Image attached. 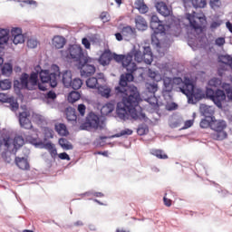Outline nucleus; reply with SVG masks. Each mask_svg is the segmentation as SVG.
I'll use <instances>...</instances> for the list:
<instances>
[{
	"label": "nucleus",
	"instance_id": "37998d69",
	"mask_svg": "<svg viewBox=\"0 0 232 232\" xmlns=\"http://www.w3.org/2000/svg\"><path fill=\"white\" fill-rule=\"evenodd\" d=\"M149 131H150V129L148 128V125H140L137 130V133L140 137H142V135L148 134Z\"/></svg>",
	"mask_w": 232,
	"mask_h": 232
},
{
	"label": "nucleus",
	"instance_id": "a19ab883",
	"mask_svg": "<svg viewBox=\"0 0 232 232\" xmlns=\"http://www.w3.org/2000/svg\"><path fill=\"white\" fill-rule=\"evenodd\" d=\"M132 134H133V130H131L130 129H125V130H122L120 132L112 135L111 138L115 139V138H119V137H124V135H132Z\"/></svg>",
	"mask_w": 232,
	"mask_h": 232
},
{
	"label": "nucleus",
	"instance_id": "f03ea898",
	"mask_svg": "<svg viewBox=\"0 0 232 232\" xmlns=\"http://www.w3.org/2000/svg\"><path fill=\"white\" fill-rule=\"evenodd\" d=\"M44 84H50L51 88H56L57 74L50 73V70H43L40 65H36L30 74L23 72L20 81H14V90H28L29 92L35 90L36 87L40 92H46V86Z\"/></svg>",
	"mask_w": 232,
	"mask_h": 232
},
{
	"label": "nucleus",
	"instance_id": "a18cd8bd",
	"mask_svg": "<svg viewBox=\"0 0 232 232\" xmlns=\"http://www.w3.org/2000/svg\"><path fill=\"white\" fill-rule=\"evenodd\" d=\"M37 44H39V41H37L35 38H30L27 40L28 48H37Z\"/></svg>",
	"mask_w": 232,
	"mask_h": 232
},
{
	"label": "nucleus",
	"instance_id": "13d9d810",
	"mask_svg": "<svg viewBox=\"0 0 232 232\" xmlns=\"http://www.w3.org/2000/svg\"><path fill=\"white\" fill-rule=\"evenodd\" d=\"M106 139H108L107 136H101L100 139H97L95 143L97 146H104V141Z\"/></svg>",
	"mask_w": 232,
	"mask_h": 232
},
{
	"label": "nucleus",
	"instance_id": "c756f323",
	"mask_svg": "<svg viewBox=\"0 0 232 232\" xmlns=\"http://www.w3.org/2000/svg\"><path fill=\"white\" fill-rule=\"evenodd\" d=\"M79 99H81V93L77 91L71 92L67 97V101L72 104H73V102H77Z\"/></svg>",
	"mask_w": 232,
	"mask_h": 232
},
{
	"label": "nucleus",
	"instance_id": "4c0bfd02",
	"mask_svg": "<svg viewBox=\"0 0 232 232\" xmlns=\"http://www.w3.org/2000/svg\"><path fill=\"white\" fill-rule=\"evenodd\" d=\"M34 146H35V148H39L40 150H47L52 148V141L47 143H44V141H36L34 142Z\"/></svg>",
	"mask_w": 232,
	"mask_h": 232
},
{
	"label": "nucleus",
	"instance_id": "ddd939ff",
	"mask_svg": "<svg viewBox=\"0 0 232 232\" xmlns=\"http://www.w3.org/2000/svg\"><path fill=\"white\" fill-rule=\"evenodd\" d=\"M104 73L100 72L98 73V78L96 77H91L86 80V86L87 88H91V90H98V88L101 86V82H104Z\"/></svg>",
	"mask_w": 232,
	"mask_h": 232
},
{
	"label": "nucleus",
	"instance_id": "5fc2aeb1",
	"mask_svg": "<svg viewBox=\"0 0 232 232\" xmlns=\"http://www.w3.org/2000/svg\"><path fill=\"white\" fill-rule=\"evenodd\" d=\"M217 46H224L226 44V38L225 37H218L215 41Z\"/></svg>",
	"mask_w": 232,
	"mask_h": 232
},
{
	"label": "nucleus",
	"instance_id": "4d7b16f0",
	"mask_svg": "<svg viewBox=\"0 0 232 232\" xmlns=\"http://www.w3.org/2000/svg\"><path fill=\"white\" fill-rule=\"evenodd\" d=\"M83 197L88 195H93L94 197H104V194H102V192H92V191H89V192H85L83 194H82Z\"/></svg>",
	"mask_w": 232,
	"mask_h": 232
},
{
	"label": "nucleus",
	"instance_id": "052dcab7",
	"mask_svg": "<svg viewBox=\"0 0 232 232\" xmlns=\"http://www.w3.org/2000/svg\"><path fill=\"white\" fill-rule=\"evenodd\" d=\"M196 6L193 0H183V6L185 8H190V6Z\"/></svg>",
	"mask_w": 232,
	"mask_h": 232
},
{
	"label": "nucleus",
	"instance_id": "473e14b6",
	"mask_svg": "<svg viewBox=\"0 0 232 232\" xmlns=\"http://www.w3.org/2000/svg\"><path fill=\"white\" fill-rule=\"evenodd\" d=\"M150 153L151 155H154V157H157V159H161V160L168 159V155L164 153V150H151Z\"/></svg>",
	"mask_w": 232,
	"mask_h": 232
},
{
	"label": "nucleus",
	"instance_id": "603ef678",
	"mask_svg": "<svg viewBox=\"0 0 232 232\" xmlns=\"http://www.w3.org/2000/svg\"><path fill=\"white\" fill-rule=\"evenodd\" d=\"M23 34V31L21 30V28L19 27H14L12 30H11V34H12V37H15V35H19Z\"/></svg>",
	"mask_w": 232,
	"mask_h": 232
},
{
	"label": "nucleus",
	"instance_id": "58836bf2",
	"mask_svg": "<svg viewBox=\"0 0 232 232\" xmlns=\"http://www.w3.org/2000/svg\"><path fill=\"white\" fill-rule=\"evenodd\" d=\"M163 33H155L151 34V44L153 46H157V48H160V40H159V34Z\"/></svg>",
	"mask_w": 232,
	"mask_h": 232
},
{
	"label": "nucleus",
	"instance_id": "2eb2a0df",
	"mask_svg": "<svg viewBox=\"0 0 232 232\" xmlns=\"http://www.w3.org/2000/svg\"><path fill=\"white\" fill-rule=\"evenodd\" d=\"M121 34L125 41H131V39H135V37H137V32L135 28L130 25L122 27Z\"/></svg>",
	"mask_w": 232,
	"mask_h": 232
},
{
	"label": "nucleus",
	"instance_id": "de8ad7c7",
	"mask_svg": "<svg viewBox=\"0 0 232 232\" xmlns=\"http://www.w3.org/2000/svg\"><path fill=\"white\" fill-rule=\"evenodd\" d=\"M224 88L226 92V97H227V99L232 101V86L229 84H227L226 86H224Z\"/></svg>",
	"mask_w": 232,
	"mask_h": 232
},
{
	"label": "nucleus",
	"instance_id": "a211bd4d",
	"mask_svg": "<svg viewBox=\"0 0 232 232\" xmlns=\"http://www.w3.org/2000/svg\"><path fill=\"white\" fill-rule=\"evenodd\" d=\"M135 24L137 30L140 32H144V30H148V22H146V19L144 17L139 15L135 18Z\"/></svg>",
	"mask_w": 232,
	"mask_h": 232
},
{
	"label": "nucleus",
	"instance_id": "cd10ccee",
	"mask_svg": "<svg viewBox=\"0 0 232 232\" xmlns=\"http://www.w3.org/2000/svg\"><path fill=\"white\" fill-rule=\"evenodd\" d=\"M198 20L201 23V24H198V22L195 20L190 21V25L194 30H202V24H206V23H208V21L206 20V16L199 17Z\"/></svg>",
	"mask_w": 232,
	"mask_h": 232
},
{
	"label": "nucleus",
	"instance_id": "c9c22d12",
	"mask_svg": "<svg viewBox=\"0 0 232 232\" xmlns=\"http://www.w3.org/2000/svg\"><path fill=\"white\" fill-rule=\"evenodd\" d=\"M159 85L157 83H147L146 91L150 93V95H155V92H158Z\"/></svg>",
	"mask_w": 232,
	"mask_h": 232
},
{
	"label": "nucleus",
	"instance_id": "0eeeda50",
	"mask_svg": "<svg viewBox=\"0 0 232 232\" xmlns=\"http://www.w3.org/2000/svg\"><path fill=\"white\" fill-rule=\"evenodd\" d=\"M227 128V123L224 120H215L212 119L211 130L215 132L212 134V139L215 140H224V139H227V132L224 130Z\"/></svg>",
	"mask_w": 232,
	"mask_h": 232
},
{
	"label": "nucleus",
	"instance_id": "8fccbe9b",
	"mask_svg": "<svg viewBox=\"0 0 232 232\" xmlns=\"http://www.w3.org/2000/svg\"><path fill=\"white\" fill-rule=\"evenodd\" d=\"M210 6L212 8H220L222 2H220V0H210Z\"/></svg>",
	"mask_w": 232,
	"mask_h": 232
},
{
	"label": "nucleus",
	"instance_id": "e2e57ef3",
	"mask_svg": "<svg viewBox=\"0 0 232 232\" xmlns=\"http://www.w3.org/2000/svg\"><path fill=\"white\" fill-rule=\"evenodd\" d=\"M177 108H179V105L177 103H175V102H171L170 104H169L167 106V110L169 111H173L174 110H177Z\"/></svg>",
	"mask_w": 232,
	"mask_h": 232
},
{
	"label": "nucleus",
	"instance_id": "f8f14e48",
	"mask_svg": "<svg viewBox=\"0 0 232 232\" xmlns=\"http://www.w3.org/2000/svg\"><path fill=\"white\" fill-rule=\"evenodd\" d=\"M150 26L154 34H164V32H166V28L164 27V22L160 21L157 14H153L150 17Z\"/></svg>",
	"mask_w": 232,
	"mask_h": 232
},
{
	"label": "nucleus",
	"instance_id": "412c9836",
	"mask_svg": "<svg viewBox=\"0 0 232 232\" xmlns=\"http://www.w3.org/2000/svg\"><path fill=\"white\" fill-rule=\"evenodd\" d=\"M135 9L140 12V14H148L150 7L144 3V0H136L134 3Z\"/></svg>",
	"mask_w": 232,
	"mask_h": 232
},
{
	"label": "nucleus",
	"instance_id": "39448f33",
	"mask_svg": "<svg viewBox=\"0 0 232 232\" xmlns=\"http://www.w3.org/2000/svg\"><path fill=\"white\" fill-rule=\"evenodd\" d=\"M179 92L186 95L188 104H197L198 101L204 99V92H202L201 89H197L193 80L189 79V77L184 78V83L183 86L179 87Z\"/></svg>",
	"mask_w": 232,
	"mask_h": 232
},
{
	"label": "nucleus",
	"instance_id": "bb28decb",
	"mask_svg": "<svg viewBox=\"0 0 232 232\" xmlns=\"http://www.w3.org/2000/svg\"><path fill=\"white\" fill-rule=\"evenodd\" d=\"M2 75H12V72H14V66L10 63H4L1 67Z\"/></svg>",
	"mask_w": 232,
	"mask_h": 232
},
{
	"label": "nucleus",
	"instance_id": "774afa93",
	"mask_svg": "<svg viewBox=\"0 0 232 232\" xmlns=\"http://www.w3.org/2000/svg\"><path fill=\"white\" fill-rule=\"evenodd\" d=\"M163 201H164V204L167 206V208H169L171 206V199L164 197Z\"/></svg>",
	"mask_w": 232,
	"mask_h": 232
},
{
	"label": "nucleus",
	"instance_id": "72a5a7b5",
	"mask_svg": "<svg viewBox=\"0 0 232 232\" xmlns=\"http://www.w3.org/2000/svg\"><path fill=\"white\" fill-rule=\"evenodd\" d=\"M82 86V80L80 78H74L71 82L70 88H72V90H79Z\"/></svg>",
	"mask_w": 232,
	"mask_h": 232
},
{
	"label": "nucleus",
	"instance_id": "864d4df0",
	"mask_svg": "<svg viewBox=\"0 0 232 232\" xmlns=\"http://www.w3.org/2000/svg\"><path fill=\"white\" fill-rule=\"evenodd\" d=\"M10 97H8V94L6 93H0V102H5L7 104V102L10 101Z\"/></svg>",
	"mask_w": 232,
	"mask_h": 232
},
{
	"label": "nucleus",
	"instance_id": "7ed1b4c3",
	"mask_svg": "<svg viewBox=\"0 0 232 232\" xmlns=\"http://www.w3.org/2000/svg\"><path fill=\"white\" fill-rule=\"evenodd\" d=\"M71 59L78 63L82 77H90L95 73V59L84 55L82 47L78 44L71 45L68 49Z\"/></svg>",
	"mask_w": 232,
	"mask_h": 232
},
{
	"label": "nucleus",
	"instance_id": "423d86ee",
	"mask_svg": "<svg viewBox=\"0 0 232 232\" xmlns=\"http://www.w3.org/2000/svg\"><path fill=\"white\" fill-rule=\"evenodd\" d=\"M206 97L209 99V101H212L215 106L219 108V110H222L223 104L226 102L227 98L226 92H224V90H215L213 87L206 89Z\"/></svg>",
	"mask_w": 232,
	"mask_h": 232
},
{
	"label": "nucleus",
	"instance_id": "f704fd0d",
	"mask_svg": "<svg viewBox=\"0 0 232 232\" xmlns=\"http://www.w3.org/2000/svg\"><path fill=\"white\" fill-rule=\"evenodd\" d=\"M12 88V80L5 79L0 81V89L3 91L10 90Z\"/></svg>",
	"mask_w": 232,
	"mask_h": 232
},
{
	"label": "nucleus",
	"instance_id": "f257e3e1",
	"mask_svg": "<svg viewBox=\"0 0 232 232\" xmlns=\"http://www.w3.org/2000/svg\"><path fill=\"white\" fill-rule=\"evenodd\" d=\"M112 59L116 63H121L123 68H126L125 74H121L119 86L115 87V97H121V102H117L116 115L121 121H146V113L142 112V107L139 105L140 102V93L135 86H128V82H133V72L137 71V64L130 66L128 62V54L112 53Z\"/></svg>",
	"mask_w": 232,
	"mask_h": 232
},
{
	"label": "nucleus",
	"instance_id": "a878e982",
	"mask_svg": "<svg viewBox=\"0 0 232 232\" xmlns=\"http://www.w3.org/2000/svg\"><path fill=\"white\" fill-rule=\"evenodd\" d=\"M98 92L102 97H104L105 99H110L111 97V89L110 87H104L102 85H100L98 88Z\"/></svg>",
	"mask_w": 232,
	"mask_h": 232
},
{
	"label": "nucleus",
	"instance_id": "6ab92c4d",
	"mask_svg": "<svg viewBox=\"0 0 232 232\" xmlns=\"http://www.w3.org/2000/svg\"><path fill=\"white\" fill-rule=\"evenodd\" d=\"M65 115L67 121L70 122H76L77 121V111L75 108L72 107H67L65 109Z\"/></svg>",
	"mask_w": 232,
	"mask_h": 232
},
{
	"label": "nucleus",
	"instance_id": "4be33fe9",
	"mask_svg": "<svg viewBox=\"0 0 232 232\" xmlns=\"http://www.w3.org/2000/svg\"><path fill=\"white\" fill-rule=\"evenodd\" d=\"M66 44V39L63 36H54L53 38V46L56 48L57 50H61V48H64V45Z\"/></svg>",
	"mask_w": 232,
	"mask_h": 232
},
{
	"label": "nucleus",
	"instance_id": "aec40b11",
	"mask_svg": "<svg viewBox=\"0 0 232 232\" xmlns=\"http://www.w3.org/2000/svg\"><path fill=\"white\" fill-rule=\"evenodd\" d=\"M115 104H117V102L115 100H111V102H107L102 108V115H109V113H111L113 110H115Z\"/></svg>",
	"mask_w": 232,
	"mask_h": 232
},
{
	"label": "nucleus",
	"instance_id": "69168bd1",
	"mask_svg": "<svg viewBox=\"0 0 232 232\" xmlns=\"http://www.w3.org/2000/svg\"><path fill=\"white\" fill-rule=\"evenodd\" d=\"M62 148L63 150H73V145L70 144V142L67 140V142Z\"/></svg>",
	"mask_w": 232,
	"mask_h": 232
},
{
	"label": "nucleus",
	"instance_id": "6e6552de",
	"mask_svg": "<svg viewBox=\"0 0 232 232\" xmlns=\"http://www.w3.org/2000/svg\"><path fill=\"white\" fill-rule=\"evenodd\" d=\"M23 144H24V139H23V136H15L14 139L10 137H5L3 139L0 137V146L5 145V147L7 148V150L11 151L13 155L17 153V150H19Z\"/></svg>",
	"mask_w": 232,
	"mask_h": 232
},
{
	"label": "nucleus",
	"instance_id": "20e7f679",
	"mask_svg": "<svg viewBox=\"0 0 232 232\" xmlns=\"http://www.w3.org/2000/svg\"><path fill=\"white\" fill-rule=\"evenodd\" d=\"M127 59L130 68L135 64V63H133V59L136 63L151 64L153 63V52H151V47L150 46H133L130 52L127 53Z\"/></svg>",
	"mask_w": 232,
	"mask_h": 232
},
{
	"label": "nucleus",
	"instance_id": "5701e85b",
	"mask_svg": "<svg viewBox=\"0 0 232 232\" xmlns=\"http://www.w3.org/2000/svg\"><path fill=\"white\" fill-rule=\"evenodd\" d=\"M14 161L20 169H30V164L28 163V160H26V158L16 157Z\"/></svg>",
	"mask_w": 232,
	"mask_h": 232
},
{
	"label": "nucleus",
	"instance_id": "9d476101",
	"mask_svg": "<svg viewBox=\"0 0 232 232\" xmlns=\"http://www.w3.org/2000/svg\"><path fill=\"white\" fill-rule=\"evenodd\" d=\"M162 82V95L164 97H166V95H169V93L173 92V88H175V86H179V90H180L181 86H184V81H182V78L180 77H176L173 79L170 77H164Z\"/></svg>",
	"mask_w": 232,
	"mask_h": 232
},
{
	"label": "nucleus",
	"instance_id": "393cba45",
	"mask_svg": "<svg viewBox=\"0 0 232 232\" xmlns=\"http://www.w3.org/2000/svg\"><path fill=\"white\" fill-rule=\"evenodd\" d=\"M54 130L57 134L62 137H66V135H68V129H66V125L64 123L55 124Z\"/></svg>",
	"mask_w": 232,
	"mask_h": 232
},
{
	"label": "nucleus",
	"instance_id": "4468645a",
	"mask_svg": "<svg viewBox=\"0 0 232 232\" xmlns=\"http://www.w3.org/2000/svg\"><path fill=\"white\" fill-rule=\"evenodd\" d=\"M30 117V112L23 111L19 113V122L21 128H24V130L32 129V121L28 118Z\"/></svg>",
	"mask_w": 232,
	"mask_h": 232
},
{
	"label": "nucleus",
	"instance_id": "e433bc0d",
	"mask_svg": "<svg viewBox=\"0 0 232 232\" xmlns=\"http://www.w3.org/2000/svg\"><path fill=\"white\" fill-rule=\"evenodd\" d=\"M7 104H8L7 106L10 108L11 111H17L19 110V103L14 98H11L8 101Z\"/></svg>",
	"mask_w": 232,
	"mask_h": 232
},
{
	"label": "nucleus",
	"instance_id": "49530a36",
	"mask_svg": "<svg viewBox=\"0 0 232 232\" xmlns=\"http://www.w3.org/2000/svg\"><path fill=\"white\" fill-rule=\"evenodd\" d=\"M45 150L49 151L52 159H55V156L57 155V149L55 148V145H53V143L51 142V147Z\"/></svg>",
	"mask_w": 232,
	"mask_h": 232
},
{
	"label": "nucleus",
	"instance_id": "338daca9",
	"mask_svg": "<svg viewBox=\"0 0 232 232\" xmlns=\"http://www.w3.org/2000/svg\"><path fill=\"white\" fill-rule=\"evenodd\" d=\"M220 26V22H212L210 24L211 30H215Z\"/></svg>",
	"mask_w": 232,
	"mask_h": 232
},
{
	"label": "nucleus",
	"instance_id": "680f3d73",
	"mask_svg": "<svg viewBox=\"0 0 232 232\" xmlns=\"http://www.w3.org/2000/svg\"><path fill=\"white\" fill-rule=\"evenodd\" d=\"M195 121L193 120H188L185 121L184 126H183V130H188V128H191V126H193V123Z\"/></svg>",
	"mask_w": 232,
	"mask_h": 232
},
{
	"label": "nucleus",
	"instance_id": "c03bdc74",
	"mask_svg": "<svg viewBox=\"0 0 232 232\" xmlns=\"http://www.w3.org/2000/svg\"><path fill=\"white\" fill-rule=\"evenodd\" d=\"M13 43L14 44H23V43H24V35H23V33L15 34V36L13 37Z\"/></svg>",
	"mask_w": 232,
	"mask_h": 232
},
{
	"label": "nucleus",
	"instance_id": "7c9ffc66",
	"mask_svg": "<svg viewBox=\"0 0 232 232\" xmlns=\"http://www.w3.org/2000/svg\"><path fill=\"white\" fill-rule=\"evenodd\" d=\"M148 75L152 81H155L156 82L162 81V76L160 73L152 71L151 69H149Z\"/></svg>",
	"mask_w": 232,
	"mask_h": 232
},
{
	"label": "nucleus",
	"instance_id": "dca6fc26",
	"mask_svg": "<svg viewBox=\"0 0 232 232\" xmlns=\"http://www.w3.org/2000/svg\"><path fill=\"white\" fill-rule=\"evenodd\" d=\"M156 9L160 15H163V17H169L171 15V8L166 5L164 2H158L156 4Z\"/></svg>",
	"mask_w": 232,
	"mask_h": 232
},
{
	"label": "nucleus",
	"instance_id": "b1692460",
	"mask_svg": "<svg viewBox=\"0 0 232 232\" xmlns=\"http://www.w3.org/2000/svg\"><path fill=\"white\" fill-rule=\"evenodd\" d=\"M201 112L203 113V115L205 116L206 119H209V121L215 119L213 117V110H211V107L206 105V104H202L201 105Z\"/></svg>",
	"mask_w": 232,
	"mask_h": 232
},
{
	"label": "nucleus",
	"instance_id": "c85d7f7f",
	"mask_svg": "<svg viewBox=\"0 0 232 232\" xmlns=\"http://www.w3.org/2000/svg\"><path fill=\"white\" fill-rule=\"evenodd\" d=\"M144 101L150 103L151 108H159V99L155 97V94H150V96L144 98Z\"/></svg>",
	"mask_w": 232,
	"mask_h": 232
},
{
	"label": "nucleus",
	"instance_id": "6e6d98bb",
	"mask_svg": "<svg viewBox=\"0 0 232 232\" xmlns=\"http://www.w3.org/2000/svg\"><path fill=\"white\" fill-rule=\"evenodd\" d=\"M82 44H83L86 50H90V47L92 46V44L90 43V40H88V38H82Z\"/></svg>",
	"mask_w": 232,
	"mask_h": 232
},
{
	"label": "nucleus",
	"instance_id": "f3484780",
	"mask_svg": "<svg viewBox=\"0 0 232 232\" xmlns=\"http://www.w3.org/2000/svg\"><path fill=\"white\" fill-rule=\"evenodd\" d=\"M111 61H113V53L110 50L103 52L98 59V63H100L102 66H108Z\"/></svg>",
	"mask_w": 232,
	"mask_h": 232
},
{
	"label": "nucleus",
	"instance_id": "3c124183",
	"mask_svg": "<svg viewBox=\"0 0 232 232\" xmlns=\"http://www.w3.org/2000/svg\"><path fill=\"white\" fill-rule=\"evenodd\" d=\"M78 111L82 117H84V114L86 113V105L84 104H79L78 105Z\"/></svg>",
	"mask_w": 232,
	"mask_h": 232
},
{
	"label": "nucleus",
	"instance_id": "0e129e2a",
	"mask_svg": "<svg viewBox=\"0 0 232 232\" xmlns=\"http://www.w3.org/2000/svg\"><path fill=\"white\" fill-rule=\"evenodd\" d=\"M46 139H53V130L48 129L45 130Z\"/></svg>",
	"mask_w": 232,
	"mask_h": 232
},
{
	"label": "nucleus",
	"instance_id": "79ce46f5",
	"mask_svg": "<svg viewBox=\"0 0 232 232\" xmlns=\"http://www.w3.org/2000/svg\"><path fill=\"white\" fill-rule=\"evenodd\" d=\"M212 122H213V120H209L208 118H205V119L201 120V121L199 123V126L203 130H206L207 128H211V123Z\"/></svg>",
	"mask_w": 232,
	"mask_h": 232
},
{
	"label": "nucleus",
	"instance_id": "1a4fd4ad",
	"mask_svg": "<svg viewBox=\"0 0 232 232\" xmlns=\"http://www.w3.org/2000/svg\"><path fill=\"white\" fill-rule=\"evenodd\" d=\"M103 121H101L99 116L94 112H90L86 117V121L80 125V130L90 131L91 130H102Z\"/></svg>",
	"mask_w": 232,
	"mask_h": 232
},
{
	"label": "nucleus",
	"instance_id": "09e8293b",
	"mask_svg": "<svg viewBox=\"0 0 232 232\" xmlns=\"http://www.w3.org/2000/svg\"><path fill=\"white\" fill-rule=\"evenodd\" d=\"M45 99H51L52 101H55V99H57V94L55 93V92L53 91H49L46 94H45Z\"/></svg>",
	"mask_w": 232,
	"mask_h": 232
},
{
	"label": "nucleus",
	"instance_id": "ea45409f",
	"mask_svg": "<svg viewBox=\"0 0 232 232\" xmlns=\"http://www.w3.org/2000/svg\"><path fill=\"white\" fill-rule=\"evenodd\" d=\"M208 86L211 88H218V86H222V80L219 78H212L208 81Z\"/></svg>",
	"mask_w": 232,
	"mask_h": 232
},
{
	"label": "nucleus",
	"instance_id": "2f4dec72",
	"mask_svg": "<svg viewBox=\"0 0 232 232\" xmlns=\"http://www.w3.org/2000/svg\"><path fill=\"white\" fill-rule=\"evenodd\" d=\"M10 35V30L8 29H0V41L3 43H8V39Z\"/></svg>",
	"mask_w": 232,
	"mask_h": 232
},
{
	"label": "nucleus",
	"instance_id": "9b49d317",
	"mask_svg": "<svg viewBox=\"0 0 232 232\" xmlns=\"http://www.w3.org/2000/svg\"><path fill=\"white\" fill-rule=\"evenodd\" d=\"M53 72H50L49 73H55L56 75V83H57V80L61 79L62 77V82L63 84V86L65 88H70V86H72V81L73 78H72V71H68L65 70L63 72H61V69L59 68V65L57 64H53L52 66Z\"/></svg>",
	"mask_w": 232,
	"mask_h": 232
},
{
	"label": "nucleus",
	"instance_id": "bf43d9fd",
	"mask_svg": "<svg viewBox=\"0 0 232 232\" xmlns=\"http://www.w3.org/2000/svg\"><path fill=\"white\" fill-rule=\"evenodd\" d=\"M58 157L59 159H61V160H71L70 155H68V153L66 152H62L58 154Z\"/></svg>",
	"mask_w": 232,
	"mask_h": 232
}]
</instances>
